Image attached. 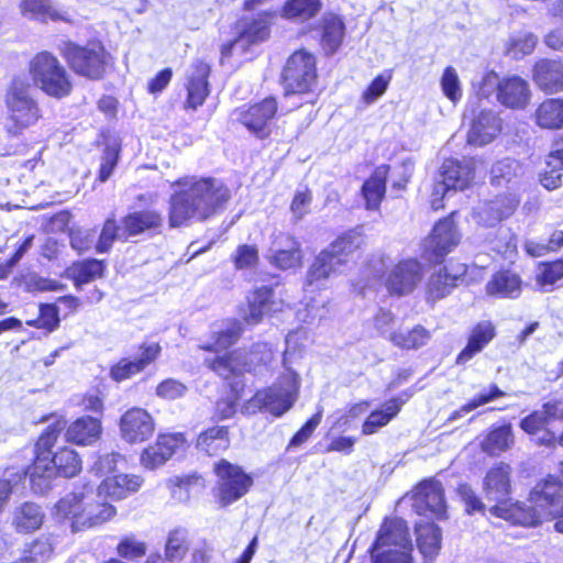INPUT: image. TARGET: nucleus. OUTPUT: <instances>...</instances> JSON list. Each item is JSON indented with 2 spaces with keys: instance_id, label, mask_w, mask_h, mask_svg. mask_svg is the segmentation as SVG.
Returning a JSON list of instances; mask_svg holds the SVG:
<instances>
[{
  "instance_id": "obj_1",
  "label": "nucleus",
  "mask_w": 563,
  "mask_h": 563,
  "mask_svg": "<svg viewBox=\"0 0 563 563\" xmlns=\"http://www.w3.org/2000/svg\"><path fill=\"white\" fill-rule=\"evenodd\" d=\"M177 190L169 199V225L179 228L191 221H203L214 214L229 200V189L219 179L187 176L178 179Z\"/></svg>"
},
{
  "instance_id": "obj_2",
  "label": "nucleus",
  "mask_w": 563,
  "mask_h": 563,
  "mask_svg": "<svg viewBox=\"0 0 563 563\" xmlns=\"http://www.w3.org/2000/svg\"><path fill=\"white\" fill-rule=\"evenodd\" d=\"M115 514V507L90 483L67 494L54 508L55 519L68 525L73 532L103 525Z\"/></svg>"
},
{
  "instance_id": "obj_3",
  "label": "nucleus",
  "mask_w": 563,
  "mask_h": 563,
  "mask_svg": "<svg viewBox=\"0 0 563 563\" xmlns=\"http://www.w3.org/2000/svg\"><path fill=\"white\" fill-rule=\"evenodd\" d=\"M364 243L361 231L354 229L344 232L325 250L320 252L310 266L306 277V292H313L325 286L331 276L341 274L346 268L350 256Z\"/></svg>"
},
{
  "instance_id": "obj_4",
  "label": "nucleus",
  "mask_w": 563,
  "mask_h": 563,
  "mask_svg": "<svg viewBox=\"0 0 563 563\" xmlns=\"http://www.w3.org/2000/svg\"><path fill=\"white\" fill-rule=\"evenodd\" d=\"M510 474L511 467L505 463H499L487 472L484 478V493L487 500L496 503L489 508V512L514 525H533L538 516L525 509V504L514 503L509 498Z\"/></svg>"
},
{
  "instance_id": "obj_5",
  "label": "nucleus",
  "mask_w": 563,
  "mask_h": 563,
  "mask_svg": "<svg viewBox=\"0 0 563 563\" xmlns=\"http://www.w3.org/2000/svg\"><path fill=\"white\" fill-rule=\"evenodd\" d=\"M57 439L55 429L47 430L41 435L36 443V459L30 470V477L33 489L41 487L38 481L46 482L54 474L63 477H74L81 470V460L73 449L64 448L52 455L51 448Z\"/></svg>"
},
{
  "instance_id": "obj_6",
  "label": "nucleus",
  "mask_w": 563,
  "mask_h": 563,
  "mask_svg": "<svg viewBox=\"0 0 563 563\" xmlns=\"http://www.w3.org/2000/svg\"><path fill=\"white\" fill-rule=\"evenodd\" d=\"M388 260L385 254L373 255L366 269L374 278L380 279L385 276L384 285L389 294H411L424 277L423 265L416 258H405L388 268Z\"/></svg>"
},
{
  "instance_id": "obj_7",
  "label": "nucleus",
  "mask_w": 563,
  "mask_h": 563,
  "mask_svg": "<svg viewBox=\"0 0 563 563\" xmlns=\"http://www.w3.org/2000/svg\"><path fill=\"white\" fill-rule=\"evenodd\" d=\"M59 53L75 74L91 80L102 79L111 64V55L99 41L86 45L66 41L59 45Z\"/></svg>"
},
{
  "instance_id": "obj_8",
  "label": "nucleus",
  "mask_w": 563,
  "mask_h": 563,
  "mask_svg": "<svg viewBox=\"0 0 563 563\" xmlns=\"http://www.w3.org/2000/svg\"><path fill=\"white\" fill-rule=\"evenodd\" d=\"M27 69L33 84L45 95L56 99L70 95L73 90L70 76L52 53L43 51L34 55Z\"/></svg>"
},
{
  "instance_id": "obj_9",
  "label": "nucleus",
  "mask_w": 563,
  "mask_h": 563,
  "mask_svg": "<svg viewBox=\"0 0 563 563\" xmlns=\"http://www.w3.org/2000/svg\"><path fill=\"white\" fill-rule=\"evenodd\" d=\"M5 104L10 121L8 131L11 134L21 133L41 118L40 107L32 96V86L25 78L12 79L5 93Z\"/></svg>"
},
{
  "instance_id": "obj_10",
  "label": "nucleus",
  "mask_w": 563,
  "mask_h": 563,
  "mask_svg": "<svg viewBox=\"0 0 563 563\" xmlns=\"http://www.w3.org/2000/svg\"><path fill=\"white\" fill-rule=\"evenodd\" d=\"M273 352L266 343L255 344L250 352L233 351L228 355L206 358V365L223 378L255 371L261 365L271 363Z\"/></svg>"
},
{
  "instance_id": "obj_11",
  "label": "nucleus",
  "mask_w": 563,
  "mask_h": 563,
  "mask_svg": "<svg viewBox=\"0 0 563 563\" xmlns=\"http://www.w3.org/2000/svg\"><path fill=\"white\" fill-rule=\"evenodd\" d=\"M473 176L474 168L471 161L445 159L433 186L431 207L434 210L442 208V199L451 190L465 189L471 184Z\"/></svg>"
},
{
  "instance_id": "obj_12",
  "label": "nucleus",
  "mask_w": 563,
  "mask_h": 563,
  "mask_svg": "<svg viewBox=\"0 0 563 563\" xmlns=\"http://www.w3.org/2000/svg\"><path fill=\"white\" fill-rule=\"evenodd\" d=\"M213 470L218 477L216 497L222 507L242 498L253 484V478L242 467L227 460L216 463Z\"/></svg>"
},
{
  "instance_id": "obj_13",
  "label": "nucleus",
  "mask_w": 563,
  "mask_h": 563,
  "mask_svg": "<svg viewBox=\"0 0 563 563\" xmlns=\"http://www.w3.org/2000/svg\"><path fill=\"white\" fill-rule=\"evenodd\" d=\"M286 95L308 91L317 79L316 57L306 49L292 53L283 71Z\"/></svg>"
},
{
  "instance_id": "obj_14",
  "label": "nucleus",
  "mask_w": 563,
  "mask_h": 563,
  "mask_svg": "<svg viewBox=\"0 0 563 563\" xmlns=\"http://www.w3.org/2000/svg\"><path fill=\"white\" fill-rule=\"evenodd\" d=\"M532 506L525 509L533 511L538 518L532 526L539 525L553 508L563 504V463L560 466V477L549 476L538 483L530 493Z\"/></svg>"
},
{
  "instance_id": "obj_15",
  "label": "nucleus",
  "mask_w": 563,
  "mask_h": 563,
  "mask_svg": "<svg viewBox=\"0 0 563 563\" xmlns=\"http://www.w3.org/2000/svg\"><path fill=\"white\" fill-rule=\"evenodd\" d=\"M412 549L407 522L400 518H390L383 522L372 551L393 553V556L407 552V555L411 558Z\"/></svg>"
},
{
  "instance_id": "obj_16",
  "label": "nucleus",
  "mask_w": 563,
  "mask_h": 563,
  "mask_svg": "<svg viewBox=\"0 0 563 563\" xmlns=\"http://www.w3.org/2000/svg\"><path fill=\"white\" fill-rule=\"evenodd\" d=\"M295 400V393L289 388L274 385L269 388L258 390L243 406V411L253 415L264 410L276 417H280L292 407Z\"/></svg>"
},
{
  "instance_id": "obj_17",
  "label": "nucleus",
  "mask_w": 563,
  "mask_h": 563,
  "mask_svg": "<svg viewBox=\"0 0 563 563\" xmlns=\"http://www.w3.org/2000/svg\"><path fill=\"white\" fill-rule=\"evenodd\" d=\"M453 216V213L451 214ZM461 235L452 217L440 220L424 240L423 256L429 262H440L460 242Z\"/></svg>"
},
{
  "instance_id": "obj_18",
  "label": "nucleus",
  "mask_w": 563,
  "mask_h": 563,
  "mask_svg": "<svg viewBox=\"0 0 563 563\" xmlns=\"http://www.w3.org/2000/svg\"><path fill=\"white\" fill-rule=\"evenodd\" d=\"M412 507L419 516L445 518L446 505L441 483L433 479L420 483L413 493Z\"/></svg>"
},
{
  "instance_id": "obj_19",
  "label": "nucleus",
  "mask_w": 563,
  "mask_h": 563,
  "mask_svg": "<svg viewBox=\"0 0 563 563\" xmlns=\"http://www.w3.org/2000/svg\"><path fill=\"white\" fill-rule=\"evenodd\" d=\"M266 258L269 264L283 271L297 267L302 258L300 243L288 233H274Z\"/></svg>"
},
{
  "instance_id": "obj_20",
  "label": "nucleus",
  "mask_w": 563,
  "mask_h": 563,
  "mask_svg": "<svg viewBox=\"0 0 563 563\" xmlns=\"http://www.w3.org/2000/svg\"><path fill=\"white\" fill-rule=\"evenodd\" d=\"M210 65L203 60H195L186 70L185 87L187 97L185 108L197 110L210 93L208 81Z\"/></svg>"
},
{
  "instance_id": "obj_21",
  "label": "nucleus",
  "mask_w": 563,
  "mask_h": 563,
  "mask_svg": "<svg viewBox=\"0 0 563 563\" xmlns=\"http://www.w3.org/2000/svg\"><path fill=\"white\" fill-rule=\"evenodd\" d=\"M277 112L275 98L268 97L246 110L239 112L238 120L257 137L264 139L271 133V124Z\"/></svg>"
},
{
  "instance_id": "obj_22",
  "label": "nucleus",
  "mask_w": 563,
  "mask_h": 563,
  "mask_svg": "<svg viewBox=\"0 0 563 563\" xmlns=\"http://www.w3.org/2000/svg\"><path fill=\"white\" fill-rule=\"evenodd\" d=\"M120 434L129 443H140L152 437L155 430L153 417L143 408L133 407L120 419Z\"/></svg>"
},
{
  "instance_id": "obj_23",
  "label": "nucleus",
  "mask_w": 563,
  "mask_h": 563,
  "mask_svg": "<svg viewBox=\"0 0 563 563\" xmlns=\"http://www.w3.org/2000/svg\"><path fill=\"white\" fill-rule=\"evenodd\" d=\"M186 440L181 433L161 434L156 442L141 454V464L147 470H155L166 463L176 452L183 451Z\"/></svg>"
},
{
  "instance_id": "obj_24",
  "label": "nucleus",
  "mask_w": 563,
  "mask_h": 563,
  "mask_svg": "<svg viewBox=\"0 0 563 563\" xmlns=\"http://www.w3.org/2000/svg\"><path fill=\"white\" fill-rule=\"evenodd\" d=\"M519 200L514 195L497 196L490 201L483 202L473 212L478 224L494 227L514 213Z\"/></svg>"
},
{
  "instance_id": "obj_25",
  "label": "nucleus",
  "mask_w": 563,
  "mask_h": 563,
  "mask_svg": "<svg viewBox=\"0 0 563 563\" xmlns=\"http://www.w3.org/2000/svg\"><path fill=\"white\" fill-rule=\"evenodd\" d=\"M501 131V120L492 110L481 111L472 121L467 142L483 146L490 143Z\"/></svg>"
},
{
  "instance_id": "obj_26",
  "label": "nucleus",
  "mask_w": 563,
  "mask_h": 563,
  "mask_svg": "<svg viewBox=\"0 0 563 563\" xmlns=\"http://www.w3.org/2000/svg\"><path fill=\"white\" fill-rule=\"evenodd\" d=\"M161 352V346L157 343H151L142 346V352L139 357L134 360L122 358L110 369V376L115 382H123L131 378L133 375L142 372L148 364H151Z\"/></svg>"
},
{
  "instance_id": "obj_27",
  "label": "nucleus",
  "mask_w": 563,
  "mask_h": 563,
  "mask_svg": "<svg viewBox=\"0 0 563 563\" xmlns=\"http://www.w3.org/2000/svg\"><path fill=\"white\" fill-rule=\"evenodd\" d=\"M531 98L529 84L518 77L504 78L499 84L498 101L510 109H525Z\"/></svg>"
},
{
  "instance_id": "obj_28",
  "label": "nucleus",
  "mask_w": 563,
  "mask_h": 563,
  "mask_svg": "<svg viewBox=\"0 0 563 563\" xmlns=\"http://www.w3.org/2000/svg\"><path fill=\"white\" fill-rule=\"evenodd\" d=\"M533 80L547 93L563 90V64L549 59L538 62L533 68Z\"/></svg>"
},
{
  "instance_id": "obj_29",
  "label": "nucleus",
  "mask_w": 563,
  "mask_h": 563,
  "mask_svg": "<svg viewBox=\"0 0 563 563\" xmlns=\"http://www.w3.org/2000/svg\"><path fill=\"white\" fill-rule=\"evenodd\" d=\"M143 485L139 475L119 474L106 477L99 485L98 492L113 500H121L136 493Z\"/></svg>"
},
{
  "instance_id": "obj_30",
  "label": "nucleus",
  "mask_w": 563,
  "mask_h": 563,
  "mask_svg": "<svg viewBox=\"0 0 563 563\" xmlns=\"http://www.w3.org/2000/svg\"><path fill=\"white\" fill-rule=\"evenodd\" d=\"M101 433L102 426L99 419L81 417L69 424L65 439L78 445H91L100 439Z\"/></svg>"
},
{
  "instance_id": "obj_31",
  "label": "nucleus",
  "mask_w": 563,
  "mask_h": 563,
  "mask_svg": "<svg viewBox=\"0 0 563 563\" xmlns=\"http://www.w3.org/2000/svg\"><path fill=\"white\" fill-rule=\"evenodd\" d=\"M121 224L123 234L135 236L148 230H158L163 224V216L155 210L134 211L125 216Z\"/></svg>"
},
{
  "instance_id": "obj_32",
  "label": "nucleus",
  "mask_w": 563,
  "mask_h": 563,
  "mask_svg": "<svg viewBox=\"0 0 563 563\" xmlns=\"http://www.w3.org/2000/svg\"><path fill=\"white\" fill-rule=\"evenodd\" d=\"M495 338V327L489 321L476 324L468 338L466 346L457 355L456 363L465 364L478 354Z\"/></svg>"
},
{
  "instance_id": "obj_33",
  "label": "nucleus",
  "mask_w": 563,
  "mask_h": 563,
  "mask_svg": "<svg viewBox=\"0 0 563 563\" xmlns=\"http://www.w3.org/2000/svg\"><path fill=\"white\" fill-rule=\"evenodd\" d=\"M417 545L426 563L434 561L441 549V530L434 523H417Z\"/></svg>"
},
{
  "instance_id": "obj_34",
  "label": "nucleus",
  "mask_w": 563,
  "mask_h": 563,
  "mask_svg": "<svg viewBox=\"0 0 563 563\" xmlns=\"http://www.w3.org/2000/svg\"><path fill=\"white\" fill-rule=\"evenodd\" d=\"M389 167L387 165L378 166L372 176L363 184L362 195L366 202V208L377 210L386 192V180Z\"/></svg>"
},
{
  "instance_id": "obj_35",
  "label": "nucleus",
  "mask_w": 563,
  "mask_h": 563,
  "mask_svg": "<svg viewBox=\"0 0 563 563\" xmlns=\"http://www.w3.org/2000/svg\"><path fill=\"white\" fill-rule=\"evenodd\" d=\"M20 8L23 16L43 23L48 21H69L67 12L55 8L51 0H22Z\"/></svg>"
},
{
  "instance_id": "obj_36",
  "label": "nucleus",
  "mask_w": 563,
  "mask_h": 563,
  "mask_svg": "<svg viewBox=\"0 0 563 563\" xmlns=\"http://www.w3.org/2000/svg\"><path fill=\"white\" fill-rule=\"evenodd\" d=\"M345 25L342 19L333 13L323 15L321 47L327 55L334 54L343 42Z\"/></svg>"
},
{
  "instance_id": "obj_37",
  "label": "nucleus",
  "mask_w": 563,
  "mask_h": 563,
  "mask_svg": "<svg viewBox=\"0 0 563 563\" xmlns=\"http://www.w3.org/2000/svg\"><path fill=\"white\" fill-rule=\"evenodd\" d=\"M273 289L266 286L257 288L249 297V312L244 319L247 323H258L263 316L276 310V302L273 299Z\"/></svg>"
},
{
  "instance_id": "obj_38",
  "label": "nucleus",
  "mask_w": 563,
  "mask_h": 563,
  "mask_svg": "<svg viewBox=\"0 0 563 563\" xmlns=\"http://www.w3.org/2000/svg\"><path fill=\"white\" fill-rule=\"evenodd\" d=\"M521 282L518 275L503 271L496 273L486 285V292L501 298H517L520 295Z\"/></svg>"
},
{
  "instance_id": "obj_39",
  "label": "nucleus",
  "mask_w": 563,
  "mask_h": 563,
  "mask_svg": "<svg viewBox=\"0 0 563 563\" xmlns=\"http://www.w3.org/2000/svg\"><path fill=\"white\" fill-rule=\"evenodd\" d=\"M536 122L543 129L563 128V99H547L536 111Z\"/></svg>"
},
{
  "instance_id": "obj_40",
  "label": "nucleus",
  "mask_w": 563,
  "mask_h": 563,
  "mask_svg": "<svg viewBox=\"0 0 563 563\" xmlns=\"http://www.w3.org/2000/svg\"><path fill=\"white\" fill-rule=\"evenodd\" d=\"M230 445L227 427H212L200 433L197 448L209 455H216L225 451Z\"/></svg>"
},
{
  "instance_id": "obj_41",
  "label": "nucleus",
  "mask_w": 563,
  "mask_h": 563,
  "mask_svg": "<svg viewBox=\"0 0 563 563\" xmlns=\"http://www.w3.org/2000/svg\"><path fill=\"white\" fill-rule=\"evenodd\" d=\"M549 423L544 413L536 410L521 420L520 427L525 432L537 437V441L540 444L552 445L555 443L556 438L554 433L548 430Z\"/></svg>"
},
{
  "instance_id": "obj_42",
  "label": "nucleus",
  "mask_w": 563,
  "mask_h": 563,
  "mask_svg": "<svg viewBox=\"0 0 563 563\" xmlns=\"http://www.w3.org/2000/svg\"><path fill=\"white\" fill-rule=\"evenodd\" d=\"M242 332L243 325L241 321L229 320L222 329L213 332L214 341L212 343L200 345V349L216 352L225 350L238 342Z\"/></svg>"
},
{
  "instance_id": "obj_43",
  "label": "nucleus",
  "mask_w": 563,
  "mask_h": 563,
  "mask_svg": "<svg viewBox=\"0 0 563 563\" xmlns=\"http://www.w3.org/2000/svg\"><path fill=\"white\" fill-rule=\"evenodd\" d=\"M537 43L538 37L532 32L518 31L508 37L505 53L511 59H521L534 51Z\"/></svg>"
},
{
  "instance_id": "obj_44",
  "label": "nucleus",
  "mask_w": 563,
  "mask_h": 563,
  "mask_svg": "<svg viewBox=\"0 0 563 563\" xmlns=\"http://www.w3.org/2000/svg\"><path fill=\"white\" fill-rule=\"evenodd\" d=\"M401 402L394 398L388 400L382 409L373 411L362 427L364 434H373L379 428L386 426L400 411Z\"/></svg>"
},
{
  "instance_id": "obj_45",
  "label": "nucleus",
  "mask_w": 563,
  "mask_h": 563,
  "mask_svg": "<svg viewBox=\"0 0 563 563\" xmlns=\"http://www.w3.org/2000/svg\"><path fill=\"white\" fill-rule=\"evenodd\" d=\"M514 443L511 426L505 424L493 429L482 441L481 446L489 455H498Z\"/></svg>"
},
{
  "instance_id": "obj_46",
  "label": "nucleus",
  "mask_w": 563,
  "mask_h": 563,
  "mask_svg": "<svg viewBox=\"0 0 563 563\" xmlns=\"http://www.w3.org/2000/svg\"><path fill=\"white\" fill-rule=\"evenodd\" d=\"M457 278V274H449L445 267L432 274L427 284L428 299L439 300L448 296L455 287Z\"/></svg>"
},
{
  "instance_id": "obj_47",
  "label": "nucleus",
  "mask_w": 563,
  "mask_h": 563,
  "mask_svg": "<svg viewBox=\"0 0 563 563\" xmlns=\"http://www.w3.org/2000/svg\"><path fill=\"white\" fill-rule=\"evenodd\" d=\"M43 518L44 515L40 506L25 503L15 512L14 526L18 531L29 533L42 526Z\"/></svg>"
},
{
  "instance_id": "obj_48",
  "label": "nucleus",
  "mask_w": 563,
  "mask_h": 563,
  "mask_svg": "<svg viewBox=\"0 0 563 563\" xmlns=\"http://www.w3.org/2000/svg\"><path fill=\"white\" fill-rule=\"evenodd\" d=\"M429 339V332L421 325L411 330H398L389 335V340L401 349H418L424 345Z\"/></svg>"
},
{
  "instance_id": "obj_49",
  "label": "nucleus",
  "mask_w": 563,
  "mask_h": 563,
  "mask_svg": "<svg viewBox=\"0 0 563 563\" xmlns=\"http://www.w3.org/2000/svg\"><path fill=\"white\" fill-rule=\"evenodd\" d=\"M320 9V0H288L284 14L287 19L303 22L317 15Z\"/></svg>"
},
{
  "instance_id": "obj_50",
  "label": "nucleus",
  "mask_w": 563,
  "mask_h": 563,
  "mask_svg": "<svg viewBox=\"0 0 563 563\" xmlns=\"http://www.w3.org/2000/svg\"><path fill=\"white\" fill-rule=\"evenodd\" d=\"M188 551V538L185 529H174L168 533L165 544V560L175 563L181 561Z\"/></svg>"
},
{
  "instance_id": "obj_51",
  "label": "nucleus",
  "mask_w": 563,
  "mask_h": 563,
  "mask_svg": "<svg viewBox=\"0 0 563 563\" xmlns=\"http://www.w3.org/2000/svg\"><path fill=\"white\" fill-rule=\"evenodd\" d=\"M103 263L98 260H87L74 264L70 268L73 278L77 286L88 284L103 274Z\"/></svg>"
},
{
  "instance_id": "obj_52",
  "label": "nucleus",
  "mask_w": 563,
  "mask_h": 563,
  "mask_svg": "<svg viewBox=\"0 0 563 563\" xmlns=\"http://www.w3.org/2000/svg\"><path fill=\"white\" fill-rule=\"evenodd\" d=\"M523 168L520 163L512 158H504L492 167V181L500 186L503 183H510L514 178L521 176Z\"/></svg>"
},
{
  "instance_id": "obj_53",
  "label": "nucleus",
  "mask_w": 563,
  "mask_h": 563,
  "mask_svg": "<svg viewBox=\"0 0 563 563\" xmlns=\"http://www.w3.org/2000/svg\"><path fill=\"white\" fill-rule=\"evenodd\" d=\"M269 21L266 13L260 14L257 18L246 22L243 25L239 41L249 43H258L265 41L269 35Z\"/></svg>"
},
{
  "instance_id": "obj_54",
  "label": "nucleus",
  "mask_w": 563,
  "mask_h": 563,
  "mask_svg": "<svg viewBox=\"0 0 563 563\" xmlns=\"http://www.w3.org/2000/svg\"><path fill=\"white\" fill-rule=\"evenodd\" d=\"M505 393L500 390L496 385L489 386L488 390H483L481 394L471 399L467 404L462 406L459 410H455L449 417V421H455L462 418L464 415L471 412L472 410L484 406L499 397H503Z\"/></svg>"
},
{
  "instance_id": "obj_55",
  "label": "nucleus",
  "mask_w": 563,
  "mask_h": 563,
  "mask_svg": "<svg viewBox=\"0 0 563 563\" xmlns=\"http://www.w3.org/2000/svg\"><path fill=\"white\" fill-rule=\"evenodd\" d=\"M441 88L444 96L456 103L462 98V88L459 75L452 66H448L441 77Z\"/></svg>"
},
{
  "instance_id": "obj_56",
  "label": "nucleus",
  "mask_w": 563,
  "mask_h": 563,
  "mask_svg": "<svg viewBox=\"0 0 563 563\" xmlns=\"http://www.w3.org/2000/svg\"><path fill=\"white\" fill-rule=\"evenodd\" d=\"M561 279H563V260L545 264L538 275V283L545 291Z\"/></svg>"
},
{
  "instance_id": "obj_57",
  "label": "nucleus",
  "mask_w": 563,
  "mask_h": 563,
  "mask_svg": "<svg viewBox=\"0 0 563 563\" xmlns=\"http://www.w3.org/2000/svg\"><path fill=\"white\" fill-rule=\"evenodd\" d=\"M147 545L143 541L136 540L133 536L124 537L117 547V552L121 558L134 560L145 555Z\"/></svg>"
},
{
  "instance_id": "obj_58",
  "label": "nucleus",
  "mask_w": 563,
  "mask_h": 563,
  "mask_svg": "<svg viewBox=\"0 0 563 563\" xmlns=\"http://www.w3.org/2000/svg\"><path fill=\"white\" fill-rule=\"evenodd\" d=\"M122 228H120L114 219H108L103 228L100 232L99 240L96 244V250L98 253H107L113 242L119 238V232Z\"/></svg>"
},
{
  "instance_id": "obj_59",
  "label": "nucleus",
  "mask_w": 563,
  "mask_h": 563,
  "mask_svg": "<svg viewBox=\"0 0 563 563\" xmlns=\"http://www.w3.org/2000/svg\"><path fill=\"white\" fill-rule=\"evenodd\" d=\"M232 260L238 269L252 268L258 262V250L255 245H240Z\"/></svg>"
},
{
  "instance_id": "obj_60",
  "label": "nucleus",
  "mask_w": 563,
  "mask_h": 563,
  "mask_svg": "<svg viewBox=\"0 0 563 563\" xmlns=\"http://www.w3.org/2000/svg\"><path fill=\"white\" fill-rule=\"evenodd\" d=\"M59 322L57 309L53 305H42L37 319L26 321V324L53 331Z\"/></svg>"
},
{
  "instance_id": "obj_61",
  "label": "nucleus",
  "mask_w": 563,
  "mask_h": 563,
  "mask_svg": "<svg viewBox=\"0 0 563 563\" xmlns=\"http://www.w3.org/2000/svg\"><path fill=\"white\" fill-rule=\"evenodd\" d=\"M500 81L495 71H487L478 81H473V88L479 98H488L495 91L498 92Z\"/></svg>"
},
{
  "instance_id": "obj_62",
  "label": "nucleus",
  "mask_w": 563,
  "mask_h": 563,
  "mask_svg": "<svg viewBox=\"0 0 563 563\" xmlns=\"http://www.w3.org/2000/svg\"><path fill=\"white\" fill-rule=\"evenodd\" d=\"M322 415L323 409L319 407L318 411L295 433L289 442V446H298L305 443L320 424Z\"/></svg>"
},
{
  "instance_id": "obj_63",
  "label": "nucleus",
  "mask_w": 563,
  "mask_h": 563,
  "mask_svg": "<svg viewBox=\"0 0 563 563\" xmlns=\"http://www.w3.org/2000/svg\"><path fill=\"white\" fill-rule=\"evenodd\" d=\"M186 391L187 387L183 383L172 378L162 382L156 388V395L168 400L180 398Z\"/></svg>"
},
{
  "instance_id": "obj_64",
  "label": "nucleus",
  "mask_w": 563,
  "mask_h": 563,
  "mask_svg": "<svg viewBox=\"0 0 563 563\" xmlns=\"http://www.w3.org/2000/svg\"><path fill=\"white\" fill-rule=\"evenodd\" d=\"M96 233L88 229H78L70 233V245L79 253L90 250L95 244Z\"/></svg>"
}]
</instances>
